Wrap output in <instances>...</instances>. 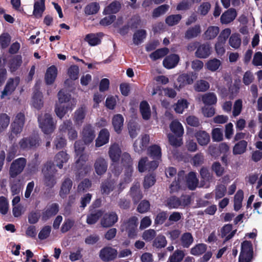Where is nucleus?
Wrapping results in <instances>:
<instances>
[{
  "mask_svg": "<svg viewBox=\"0 0 262 262\" xmlns=\"http://www.w3.org/2000/svg\"><path fill=\"white\" fill-rule=\"evenodd\" d=\"M75 153V166L79 170H80L79 174L83 172L82 169H85L84 166L85 163L88 160V155L83 153L84 150V146L82 142L80 140H78L75 142L74 144Z\"/></svg>",
  "mask_w": 262,
  "mask_h": 262,
  "instance_id": "obj_1",
  "label": "nucleus"
},
{
  "mask_svg": "<svg viewBox=\"0 0 262 262\" xmlns=\"http://www.w3.org/2000/svg\"><path fill=\"white\" fill-rule=\"evenodd\" d=\"M56 172L57 170L52 162H48L45 164L42 172L44 177V183L46 186L52 187L56 184L55 175Z\"/></svg>",
  "mask_w": 262,
  "mask_h": 262,
  "instance_id": "obj_2",
  "label": "nucleus"
},
{
  "mask_svg": "<svg viewBox=\"0 0 262 262\" xmlns=\"http://www.w3.org/2000/svg\"><path fill=\"white\" fill-rule=\"evenodd\" d=\"M38 119L39 127L45 134L48 135L53 132L55 124L50 114L45 113L40 116Z\"/></svg>",
  "mask_w": 262,
  "mask_h": 262,
  "instance_id": "obj_3",
  "label": "nucleus"
},
{
  "mask_svg": "<svg viewBox=\"0 0 262 262\" xmlns=\"http://www.w3.org/2000/svg\"><path fill=\"white\" fill-rule=\"evenodd\" d=\"M231 34V30L229 28L223 30L217 38L215 44V50L219 56H222L226 51L225 46L227 38Z\"/></svg>",
  "mask_w": 262,
  "mask_h": 262,
  "instance_id": "obj_4",
  "label": "nucleus"
},
{
  "mask_svg": "<svg viewBox=\"0 0 262 262\" xmlns=\"http://www.w3.org/2000/svg\"><path fill=\"white\" fill-rule=\"evenodd\" d=\"M253 256L252 245L250 242L245 241L241 244L239 262H251Z\"/></svg>",
  "mask_w": 262,
  "mask_h": 262,
  "instance_id": "obj_5",
  "label": "nucleus"
},
{
  "mask_svg": "<svg viewBox=\"0 0 262 262\" xmlns=\"http://www.w3.org/2000/svg\"><path fill=\"white\" fill-rule=\"evenodd\" d=\"M25 120V118L24 114L19 113L16 115L14 121L11 125V134L9 138L11 140L14 138L12 134L17 135L21 132L24 125Z\"/></svg>",
  "mask_w": 262,
  "mask_h": 262,
  "instance_id": "obj_6",
  "label": "nucleus"
},
{
  "mask_svg": "<svg viewBox=\"0 0 262 262\" xmlns=\"http://www.w3.org/2000/svg\"><path fill=\"white\" fill-rule=\"evenodd\" d=\"M20 82V79L18 77L9 78L2 92L1 95V99H4L6 97L11 95L15 90Z\"/></svg>",
  "mask_w": 262,
  "mask_h": 262,
  "instance_id": "obj_7",
  "label": "nucleus"
},
{
  "mask_svg": "<svg viewBox=\"0 0 262 262\" xmlns=\"http://www.w3.org/2000/svg\"><path fill=\"white\" fill-rule=\"evenodd\" d=\"M26 163V160L24 158H19L14 160L10 167V176L12 178H15L20 174L25 167Z\"/></svg>",
  "mask_w": 262,
  "mask_h": 262,
  "instance_id": "obj_8",
  "label": "nucleus"
},
{
  "mask_svg": "<svg viewBox=\"0 0 262 262\" xmlns=\"http://www.w3.org/2000/svg\"><path fill=\"white\" fill-rule=\"evenodd\" d=\"M189 203L190 199L188 196H182L180 199L171 196L167 200L166 205L170 208H176L184 207Z\"/></svg>",
  "mask_w": 262,
  "mask_h": 262,
  "instance_id": "obj_9",
  "label": "nucleus"
},
{
  "mask_svg": "<svg viewBox=\"0 0 262 262\" xmlns=\"http://www.w3.org/2000/svg\"><path fill=\"white\" fill-rule=\"evenodd\" d=\"M81 136L85 145H89L92 143L96 136L93 126L90 124L84 125L81 132Z\"/></svg>",
  "mask_w": 262,
  "mask_h": 262,
  "instance_id": "obj_10",
  "label": "nucleus"
},
{
  "mask_svg": "<svg viewBox=\"0 0 262 262\" xmlns=\"http://www.w3.org/2000/svg\"><path fill=\"white\" fill-rule=\"evenodd\" d=\"M158 166V162L154 160L150 162H148L147 157L142 158L138 162V168L140 172H143L146 170L149 171L155 169Z\"/></svg>",
  "mask_w": 262,
  "mask_h": 262,
  "instance_id": "obj_11",
  "label": "nucleus"
},
{
  "mask_svg": "<svg viewBox=\"0 0 262 262\" xmlns=\"http://www.w3.org/2000/svg\"><path fill=\"white\" fill-rule=\"evenodd\" d=\"M59 129L62 132L67 131L68 138L70 140H74L77 138V132L73 128L72 122L70 120L64 121L63 123L60 125Z\"/></svg>",
  "mask_w": 262,
  "mask_h": 262,
  "instance_id": "obj_12",
  "label": "nucleus"
},
{
  "mask_svg": "<svg viewBox=\"0 0 262 262\" xmlns=\"http://www.w3.org/2000/svg\"><path fill=\"white\" fill-rule=\"evenodd\" d=\"M137 220L136 217H132L122 226V230H125L130 237H134L136 235Z\"/></svg>",
  "mask_w": 262,
  "mask_h": 262,
  "instance_id": "obj_13",
  "label": "nucleus"
},
{
  "mask_svg": "<svg viewBox=\"0 0 262 262\" xmlns=\"http://www.w3.org/2000/svg\"><path fill=\"white\" fill-rule=\"evenodd\" d=\"M149 142V136L147 135H142L140 138L137 140L134 144V150L139 154H141L146 148Z\"/></svg>",
  "mask_w": 262,
  "mask_h": 262,
  "instance_id": "obj_14",
  "label": "nucleus"
},
{
  "mask_svg": "<svg viewBox=\"0 0 262 262\" xmlns=\"http://www.w3.org/2000/svg\"><path fill=\"white\" fill-rule=\"evenodd\" d=\"M75 105V104L71 102L56 104L55 112L59 118L62 119L69 111H71L73 110Z\"/></svg>",
  "mask_w": 262,
  "mask_h": 262,
  "instance_id": "obj_15",
  "label": "nucleus"
},
{
  "mask_svg": "<svg viewBox=\"0 0 262 262\" xmlns=\"http://www.w3.org/2000/svg\"><path fill=\"white\" fill-rule=\"evenodd\" d=\"M118 220V215L116 212H108L103 215L101 221V224L104 227H111L115 224Z\"/></svg>",
  "mask_w": 262,
  "mask_h": 262,
  "instance_id": "obj_16",
  "label": "nucleus"
},
{
  "mask_svg": "<svg viewBox=\"0 0 262 262\" xmlns=\"http://www.w3.org/2000/svg\"><path fill=\"white\" fill-rule=\"evenodd\" d=\"M117 251L111 247H105L100 252V257L103 261H110L115 259L117 255Z\"/></svg>",
  "mask_w": 262,
  "mask_h": 262,
  "instance_id": "obj_17",
  "label": "nucleus"
},
{
  "mask_svg": "<svg viewBox=\"0 0 262 262\" xmlns=\"http://www.w3.org/2000/svg\"><path fill=\"white\" fill-rule=\"evenodd\" d=\"M39 145V140L36 137L24 138L19 142V146L21 149H28Z\"/></svg>",
  "mask_w": 262,
  "mask_h": 262,
  "instance_id": "obj_18",
  "label": "nucleus"
},
{
  "mask_svg": "<svg viewBox=\"0 0 262 262\" xmlns=\"http://www.w3.org/2000/svg\"><path fill=\"white\" fill-rule=\"evenodd\" d=\"M57 68L55 66L48 68L45 75V81L47 84H52L57 76Z\"/></svg>",
  "mask_w": 262,
  "mask_h": 262,
  "instance_id": "obj_19",
  "label": "nucleus"
},
{
  "mask_svg": "<svg viewBox=\"0 0 262 262\" xmlns=\"http://www.w3.org/2000/svg\"><path fill=\"white\" fill-rule=\"evenodd\" d=\"M59 210L58 204L53 203L48 205L42 213V220L47 221L57 213Z\"/></svg>",
  "mask_w": 262,
  "mask_h": 262,
  "instance_id": "obj_20",
  "label": "nucleus"
},
{
  "mask_svg": "<svg viewBox=\"0 0 262 262\" xmlns=\"http://www.w3.org/2000/svg\"><path fill=\"white\" fill-rule=\"evenodd\" d=\"M211 47L208 43L200 45L195 52V55L199 58H206L211 54Z\"/></svg>",
  "mask_w": 262,
  "mask_h": 262,
  "instance_id": "obj_21",
  "label": "nucleus"
},
{
  "mask_svg": "<svg viewBox=\"0 0 262 262\" xmlns=\"http://www.w3.org/2000/svg\"><path fill=\"white\" fill-rule=\"evenodd\" d=\"M180 60L179 55L173 54L167 56L163 61V66L168 69L174 68Z\"/></svg>",
  "mask_w": 262,
  "mask_h": 262,
  "instance_id": "obj_22",
  "label": "nucleus"
},
{
  "mask_svg": "<svg viewBox=\"0 0 262 262\" xmlns=\"http://www.w3.org/2000/svg\"><path fill=\"white\" fill-rule=\"evenodd\" d=\"M94 168L97 174H103L107 169L106 161L102 157L97 158L94 163Z\"/></svg>",
  "mask_w": 262,
  "mask_h": 262,
  "instance_id": "obj_23",
  "label": "nucleus"
},
{
  "mask_svg": "<svg viewBox=\"0 0 262 262\" xmlns=\"http://www.w3.org/2000/svg\"><path fill=\"white\" fill-rule=\"evenodd\" d=\"M110 133L107 129H102L100 130L95 141V146L100 147L107 143L109 141Z\"/></svg>",
  "mask_w": 262,
  "mask_h": 262,
  "instance_id": "obj_24",
  "label": "nucleus"
},
{
  "mask_svg": "<svg viewBox=\"0 0 262 262\" xmlns=\"http://www.w3.org/2000/svg\"><path fill=\"white\" fill-rule=\"evenodd\" d=\"M177 81L179 83V85H176L175 88L180 90L187 84H192L193 82L194 79L192 78V76L189 74H183L178 77Z\"/></svg>",
  "mask_w": 262,
  "mask_h": 262,
  "instance_id": "obj_25",
  "label": "nucleus"
},
{
  "mask_svg": "<svg viewBox=\"0 0 262 262\" xmlns=\"http://www.w3.org/2000/svg\"><path fill=\"white\" fill-rule=\"evenodd\" d=\"M237 13L235 9L230 8L222 14L221 16V22L222 24H228L232 21L236 17Z\"/></svg>",
  "mask_w": 262,
  "mask_h": 262,
  "instance_id": "obj_26",
  "label": "nucleus"
},
{
  "mask_svg": "<svg viewBox=\"0 0 262 262\" xmlns=\"http://www.w3.org/2000/svg\"><path fill=\"white\" fill-rule=\"evenodd\" d=\"M198 143L201 146L207 145L210 142V135L204 130H199L195 133Z\"/></svg>",
  "mask_w": 262,
  "mask_h": 262,
  "instance_id": "obj_27",
  "label": "nucleus"
},
{
  "mask_svg": "<svg viewBox=\"0 0 262 262\" xmlns=\"http://www.w3.org/2000/svg\"><path fill=\"white\" fill-rule=\"evenodd\" d=\"M121 152V151L118 144L114 143L110 147L108 155L112 161L114 162L118 161Z\"/></svg>",
  "mask_w": 262,
  "mask_h": 262,
  "instance_id": "obj_28",
  "label": "nucleus"
},
{
  "mask_svg": "<svg viewBox=\"0 0 262 262\" xmlns=\"http://www.w3.org/2000/svg\"><path fill=\"white\" fill-rule=\"evenodd\" d=\"M170 130L178 137H182L184 134V128L182 124L177 120H173L169 125Z\"/></svg>",
  "mask_w": 262,
  "mask_h": 262,
  "instance_id": "obj_29",
  "label": "nucleus"
},
{
  "mask_svg": "<svg viewBox=\"0 0 262 262\" xmlns=\"http://www.w3.org/2000/svg\"><path fill=\"white\" fill-rule=\"evenodd\" d=\"M102 36V33L89 34L85 36V40L92 46H96L100 43Z\"/></svg>",
  "mask_w": 262,
  "mask_h": 262,
  "instance_id": "obj_30",
  "label": "nucleus"
},
{
  "mask_svg": "<svg viewBox=\"0 0 262 262\" xmlns=\"http://www.w3.org/2000/svg\"><path fill=\"white\" fill-rule=\"evenodd\" d=\"M222 66V61L216 58L208 60L205 63V68L212 72L217 71Z\"/></svg>",
  "mask_w": 262,
  "mask_h": 262,
  "instance_id": "obj_31",
  "label": "nucleus"
},
{
  "mask_svg": "<svg viewBox=\"0 0 262 262\" xmlns=\"http://www.w3.org/2000/svg\"><path fill=\"white\" fill-rule=\"evenodd\" d=\"M147 155L155 160H159L161 157V148L158 145L154 144L147 148Z\"/></svg>",
  "mask_w": 262,
  "mask_h": 262,
  "instance_id": "obj_32",
  "label": "nucleus"
},
{
  "mask_svg": "<svg viewBox=\"0 0 262 262\" xmlns=\"http://www.w3.org/2000/svg\"><path fill=\"white\" fill-rule=\"evenodd\" d=\"M69 158V156L66 152L60 151L55 156L54 162L58 168L61 169L63 167V164L68 162Z\"/></svg>",
  "mask_w": 262,
  "mask_h": 262,
  "instance_id": "obj_33",
  "label": "nucleus"
},
{
  "mask_svg": "<svg viewBox=\"0 0 262 262\" xmlns=\"http://www.w3.org/2000/svg\"><path fill=\"white\" fill-rule=\"evenodd\" d=\"M45 0L35 1L34 4L33 15L37 18L40 17L45 10Z\"/></svg>",
  "mask_w": 262,
  "mask_h": 262,
  "instance_id": "obj_34",
  "label": "nucleus"
},
{
  "mask_svg": "<svg viewBox=\"0 0 262 262\" xmlns=\"http://www.w3.org/2000/svg\"><path fill=\"white\" fill-rule=\"evenodd\" d=\"M124 118L120 114L115 115L112 119V124L117 133H120L123 125Z\"/></svg>",
  "mask_w": 262,
  "mask_h": 262,
  "instance_id": "obj_35",
  "label": "nucleus"
},
{
  "mask_svg": "<svg viewBox=\"0 0 262 262\" xmlns=\"http://www.w3.org/2000/svg\"><path fill=\"white\" fill-rule=\"evenodd\" d=\"M72 187V181L69 178H66L63 181L60 191V195L64 198L70 191Z\"/></svg>",
  "mask_w": 262,
  "mask_h": 262,
  "instance_id": "obj_36",
  "label": "nucleus"
},
{
  "mask_svg": "<svg viewBox=\"0 0 262 262\" xmlns=\"http://www.w3.org/2000/svg\"><path fill=\"white\" fill-rule=\"evenodd\" d=\"M180 244L184 248H189L193 242V237L189 232L183 233L180 237Z\"/></svg>",
  "mask_w": 262,
  "mask_h": 262,
  "instance_id": "obj_37",
  "label": "nucleus"
},
{
  "mask_svg": "<svg viewBox=\"0 0 262 262\" xmlns=\"http://www.w3.org/2000/svg\"><path fill=\"white\" fill-rule=\"evenodd\" d=\"M100 5L99 3L97 2H92L84 7V12L86 15H94L99 11Z\"/></svg>",
  "mask_w": 262,
  "mask_h": 262,
  "instance_id": "obj_38",
  "label": "nucleus"
},
{
  "mask_svg": "<svg viewBox=\"0 0 262 262\" xmlns=\"http://www.w3.org/2000/svg\"><path fill=\"white\" fill-rule=\"evenodd\" d=\"M220 29L216 26H210L204 32L203 36L205 39L211 40L214 38L219 34Z\"/></svg>",
  "mask_w": 262,
  "mask_h": 262,
  "instance_id": "obj_39",
  "label": "nucleus"
},
{
  "mask_svg": "<svg viewBox=\"0 0 262 262\" xmlns=\"http://www.w3.org/2000/svg\"><path fill=\"white\" fill-rule=\"evenodd\" d=\"M187 185L191 190H194L198 186L199 180L196 178V173L193 172L189 173L187 177Z\"/></svg>",
  "mask_w": 262,
  "mask_h": 262,
  "instance_id": "obj_40",
  "label": "nucleus"
},
{
  "mask_svg": "<svg viewBox=\"0 0 262 262\" xmlns=\"http://www.w3.org/2000/svg\"><path fill=\"white\" fill-rule=\"evenodd\" d=\"M140 111L142 118L144 120H148L151 116L149 105L146 101H142L140 105Z\"/></svg>",
  "mask_w": 262,
  "mask_h": 262,
  "instance_id": "obj_41",
  "label": "nucleus"
},
{
  "mask_svg": "<svg viewBox=\"0 0 262 262\" xmlns=\"http://www.w3.org/2000/svg\"><path fill=\"white\" fill-rule=\"evenodd\" d=\"M235 232V230L232 231L231 225L227 224L221 230V236L222 237H225L226 240H228L233 236Z\"/></svg>",
  "mask_w": 262,
  "mask_h": 262,
  "instance_id": "obj_42",
  "label": "nucleus"
},
{
  "mask_svg": "<svg viewBox=\"0 0 262 262\" xmlns=\"http://www.w3.org/2000/svg\"><path fill=\"white\" fill-rule=\"evenodd\" d=\"M247 142L245 140H241L235 144L233 148L234 155H241L244 153L247 147Z\"/></svg>",
  "mask_w": 262,
  "mask_h": 262,
  "instance_id": "obj_43",
  "label": "nucleus"
},
{
  "mask_svg": "<svg viewBox=\"0 0 262 262\" xmlns=\"http://www.w3.org/2000/svg\"><path fill=\"white\" fill-rule=\"evenodd\" d=\"M183 175L184 173L183 172H181L178 174V181L173 182L170 185V189L171 192L177 191L179 189L184 187L183 186L184 182Z\"/></svg>",
  "mask_w": 262,
  "mask_h": 262,
  "instance_id": "obj_44",
  "label": "nucleus"
},
{
  "mask_svg": "<svg viewBox=\"0 0 262 262\" xmlns=\"http://www.w3.org/2000/svg\"><path fill=\"white\" fill-rule=\"evenodd\" d=\"M115 182L114 180L103 182L101 187L102 194L108 195L114 188Z\"/></svg>",
  "mask_w": 262,
  "mask_h": 262,
  "instance_id": "obj_45",
  "label": "nucleus"
},
{
  "mask_svg": "<svg viewBox=\"0 0 262 262\" xmlns=\"http://www.w3.org/2000/svg\"><path fill=\"white\" fill-rule=\"evenodd\" d=\"M201 32V26L199 25H195L192 28L188 29L185 33V37L187 39H191L196 37Z\"/></svg>",
  "mask_w": 262,
  "mask_h": 262,
  "instance_id": "obj_46",
  "label": "nucleus"
},
{
  "mask_svg": "<svg viewBox=\"0 0 262 262\" xmlns=\"http://www.w3.org/2000/svg\"><path fill=\"white\" fill-rule=\"evenodd\" d=\"M121 5L120 3L118 2H114L105 8L103 13L105 15L116 13L119 11Z\"/></svg>",
  "mask_w": 262,
  "mask_h": 262,
  "instance_id": "obj_47",
  "label": "nucleus"
},
{
  "mask_svg": "<svg viewBox=\"0 0 262 262\" xmlns=\"http://www.w3.org/2000/svg\"><path fill=\"white\" fill-rule=\"evenodd\" d=\"M185 252L184 250L177 249L171 255L169 258V262H181L185 257Z\"/></svg>",
  "mask_w": 262,
  "mask_h": 262,
  "instance_id": "obj_48",
  "label": "nucleus"
},
{
  "mask_svg": "<svg viewBox=\"0 0 262 262\" xmlns=\"http://www.w3.org/2000/svg\"><path fill=\"white\" fill-rule=\"evenodd\" d=\"M146 35V31L144 30L137 31L133 35V42L135 45H139L141 43L145 38Z\"/></svg>",
  "mask_w": 262,
  "mask_h": 262,
  "instance_id": "obj_49",
  "label": "nucleus"
},
{
  "mask_svg": "<svg viewBox=\"0 0 262 262\" xmlns=\"http://www.w3.org/2000/svg\"><path fill=\"white\" fill-rule=\"evenodd\" d=\"M202 100L205 104L212 105L216 103L217 98L214 93H208L202 95Z\"/></svg>",
  "mask_w": 262,
  "mask_h": 262,
  "instance_id": "obj_50",
  "label": "nucleus"
},
{
  "mask_svg": "<svg viewBox=\"0 0 262 262\" xmlns=\"http://www.w3.org/2000/svg\"><path fill=\"white\" fill-rule=\"evenodd\" d=\"M206 249V245L204 244H198L190 249V253L194 256H199L204 253Z\"/></svg>",
  "mask_w": 262,
  "mask_h": 262,
  "instance_id": "obj_51",
  "label": "nucleus"
},
{
  "mask_svg": "<svg viewBox=\"0 0 262 262\" xmlns=\"http://www.w3.org/2000/svg\"><path fill=\"white\" fill-rule=\"evenodd\" d=\"M229 44L233 48L237 49L241 45L240 35L238 34H232L229 38Z\"/></svg>",
  "mask_w": 262,
  "mask_h": 262,
  "instance_id": "obj_52",
  "label": "nucleus"
},
{
  "mask_svg": "<svg viewBox=\"0 0 262 262\" xmlns=\"http://www.w3.org/2000/svg\"><path fill=\"white\" fill-rule=\"evenodd\" d=\"M244 198V193L242 190H238L234 196V209L238 211L242 206V201Z\"/></svg>",
  "mask_w": 262,
  "mask_h": 262,
  "instance_id": "obj_53",
  "label": "nucleus"
},
{
  "mask_svg": "<svg viewBox=\"0 0 262 262\" xmlns=\"http://www.w3.org/2000/svg\"><path fill=\"white\" fill-rule=\"evenodd\" d=\"M209 87V83L204 80H198L194 85V89L197 92H205Z\"/></svg>",
  "mask_w": 262,
  "mask_h": 262,
  "instance_id": "obj_54",
  "label": "nucleus"
},
{
  "mask_svg": "<svg viewBox=\"0 0 262 262\" xmlns=\"http://www.w3.org/2000/svg\"><path fill=\"white\" fill-rule=\"evenodd\" d=\"M86 110L85 107H81L76 111L74 115V120L78 123H81L85 117Z\"/></svg>",
  "mask_w": 262,
  "mask_h": 262,
  "instance_id": "obj_55",
  "label": "nucleus"
},
{
  "mask_svg": "<svg viewBox=\"0 0 262 262\" xmlns=\"http://www.w3.org/2000/svg\"><path fill=\"white\" fill-rule=\"evenodd\" d=\"M22 58L20 55L14 56L10 61L9 67L12 72L15 71L21 65Z\"/></svg>",
  "mask_w": 262,
  "mask_h": 262,
  "instance_id": "obj_56",
  "label": "nucleus"
},
{
  "mask_svg": "<svg viewBox=\"0 0 262 262\" xmlns=\"http://www.w3.org/2000/svg\"><path fill=\"white\" fill-rule=\"evenodd\" d=\"M42 98V95L41 92H37L34 93L32 98V103L37 109H40L43 105Z\"/></svg>",
  "mask_w": 262,
  "mask_h": 262,
  "instance_id": "obj_57",
  "label": "nucleus"
},
{
  "mask_svg": "<svg viewBox=\"0 0 262 262\" xmlns=\"http://www.w3.org/2000/svg\"><path fill=\"white\" fill-rule=\"evenodd\" d=\"M168 49L166 48L160 49L150 54L149 57L152 60H156L164 57L168 53Z\"/></svg>",
  "mask_w": 262,
  "mask_h": 262,
  "instance_id": "obj_58",
  "label": "nucleus"
},
{
  "mask_svg": "<svg viewBox=\"0 0 262 262\" xmlns=\"http://www.w3.org/2000/svg\"><path fill=\"white\" fill-rule=\"evenodd\" d=\"M189 103L186 99L179 100L174 106V110L177 113L182 114L184 110L188 106Z\"/></svg>",
  "mask_w": 262,
  "mask_h": 262,
  "instance_id": "obj_59",
  "label": "nucleus"
},
{
  "mask_svg": "<svg viewBox=\"0 0 262 262\" xmlns=\"http://www.w3.org/2000/svg\"><path fill=\"white\" fill-rule=\"evenodd\" d=\"M9 210V202L5 196H0V213L2 215L7 214Z\"/></svg>",
  "mask_w": 262,
  "mask_h": 262,
  "instance_id": "obj_60",
  "label": "nucleus"
},
{
  "mask_svg": "<svg viewBox=\"0 0 262 262\" xmlns=\"http://www.w3.org/2000/svg\"><path fill=\"white\" fill-rule=\"evenodd\" d=\"M169 143L173 146L179 147L183 144V140L181 137L174 136L171 134L167 135Z\"/></svg>",
  "mask_w": 262,
  "mask_h": 262,
  "instance_id": "obj_61",
  "label": "nucleus"
},
{
  "mask_svg": "<svg viewBox=\"0 0 262 262\" xmlns=\"http://www.w3.org/2000/svg\"><path fill=\"white\" fill-rule=\"evenodd\" d=\"M58 101L56 104H64L69 102H71L75 104L74 99H71L70 97L67 95H65L63 92L61 91H59L58 93Z\"/></svg>",
  "mask_w": 262,
  "mask_h": 262,
  "instance_id": "obj_62",
  "label": "nucleus"
},
{
  "mask_svg": "<svg viewBox=\"0 0 262 262\" xmlns=\"http://www.w3.org/2000/svg\"><path fill=\"white\" fill-rule=\"evenodd\" d=\"M167 244L166 238L163 235H158L153 242V246L157 248L164 247Z\"/></svg>",
  "mask_w": 262,
  "mask_h": 262,
  "instance_id": "obj_63",
  "label": "nucleus"
},
{
  "mask_svg": "<svg viewBox=\"0 0 262 262\" xmlns=\"http://www.w3.org/2000/svg\"><path fill=\"white\" fill-rule=\"evenodd\" d=\"M10 118L6 114L0 115V133L4 131L8 126Z\"/></svg>",
  "mask_w": 262,
  "mask_h": 262,
  "instance_id": "obj_64",
  "label": "nucleus"
}]
</instances>
